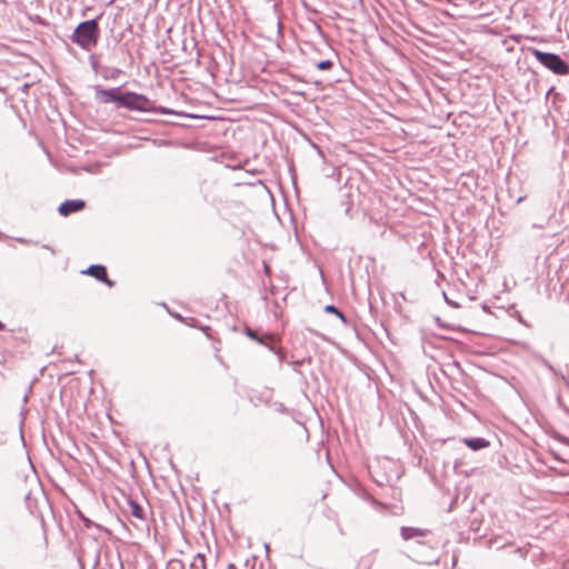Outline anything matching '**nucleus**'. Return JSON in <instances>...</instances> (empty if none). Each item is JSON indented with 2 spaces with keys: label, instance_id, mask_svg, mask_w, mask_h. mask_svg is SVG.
<instances>
[{
  "label": "nucleus",
  "instance_id": "obj_1",
  "mask_svg": "<svg viewBox=\"0 0 569 569\" xmlns=\"http://www.w3.org/2000/svg\"><path fill=\"white\" fill-rule=\"evenodd\" d=\"M100 29L96 19H90L80 22L74 29L71 41L78 44L81 49L90 51L93 49L99 40Z\"/></svg>",
  "mask_w": 569,
  "mask_h": 569
},
{
  "label": "nucleus",
  "instance_id": "obj_2",
  "mask_svg": "<svg viewBox=\"0 0 569 569\" xmlns=\"http://www.w3.org/2000/svg\"><path fill=\"white\" fill-rule=\"evenodd\" d=\"M121 108L134 111H151L161 114H174L176 112L166 107H156L146 96L136 92H122Z\"/></svg>",
  "mask_w": 569,
  "mask_h": 569
},
{
  "label": "nucleus",
  "instance_id": "obj_3",
  "mask_svg": "<svg viewBox=\"0 0 569 569\" xmlns=\"http://www.w3.org/2000/svg\"><path fill=\"white\" fill-rule=\"evenodd\" d=\"M532 56L545 68L558 76L569 74V63L565 61L559 54L552 52H545L538 49H532Z\"/></svg>",
  "mask_w": 569,
  "mask_h": 569
},
{
  "label": "nucleus",
  "instance_id": "obj_4",
  "mask_svg": "<svg viewBox=\"0 0 569 569\" xmlns=\"http://www.w3.org/2000/svg\"><path fill=\"white\" fill-rule=\"evenodd\" d=\"M419 547L427 548V546L420 541L417 542ZM429 550H411L413 559L419 563L436 565L439 562V556L437 551L428 547Z\"/></svg>",
  "mask_w": 569,
  "mask_h": 569
},
{
  "label": "nucleus",
  "instance_id": "obj_5",
  "mask_svg": "<svg viewBox=\"0 0 569 569\" xmlns=\"http://www.w3.org/2000/svg\"><path fill=\"white\" fill-rule=\"evenodd\" d=\"M96 97L101 103L116 102L118 107H120L122 100V91L120 90V88L98 89L96 92Z\"/></svg>",
  "mask_w": 569,
  "mask_h": 569
},
{
  "label": "nucleus",
  "instance_id": "obj_6",
  "mask_svg": "<svg viewBox=\"0 0 569 569\" xmlns=\"http://www.w3.org/2000/svg\"><path fill=\"white\" fill-rule=\"evenodd\" d=\"M83 273L89 274V276L96 278L97 280H99L101 282L107 283L109 287L113 286V281H111L108 278L107 269H106L104 266L92 264L86 271H83Z\"/></svg>",
  "mask_w": 569,
  "mask_h": 569
},
{
  "label": "nucleus",
  "instance_id": "obj_7",
  "mask_svg": "<svg viewBox=\"0 0 569 569\" xmlns=\"http://www.w3.org/2000/svg\"><path fill=\"white\" fill-rule=\"evenodd\" d=\"M86 203L83 200H66L59 206V213L61 216H69L73 212H78L84 208Z\"/></svg>",
  "mask_w": 569,
  "mask_h": 569
},
{
  "label": "nucleus",
  "instance_id": "obj_8",
  "mask_svg": "<svg viewBox=\"0 0 569 569\" xmlns=\"http://www.w3.org/2000/svg\"><path fill=\"white\" fill-rule=\"evenodd\" d=\"M462 442L473 451H478L489 447L490 442L481 437L477 438H463Z\"/></svg>",
  "mask_w": 569,
  "mask_h": 569
},
{
  "label": "nucleus",
  "instance_id": "obj_9",
  "mask_svg": "<svg viewBox=\"0 0 569 569\" xmlns=\"http://www.w3.org/2000/svg\"><path fill=\"white\" fill-rule=\"evenodd\" d=\"M401 537L405 540H410L418 537H425L428 535L429 530L427 529H419V528H412V527H402L401 528Z\"/></svg>",
  "mask_w": 569,
  "mask_h": 569
},
{
  "label": "nucleus",
  "instance_id": "obj_10",
  "mask_svg": "<svg viewBox=\"0 0 569 569\" xmlns=\"http://www.w3.org/2000/svg\"><path fill=\"white\" fill-rule=\"evenodd\" d=\"M129 512L132 517L143 520L144 519V510L143 508L134 500L128 501Z\"/></svg>",
  "mask_w": 569,
  "mask_h": 569
},
{
  "label": "nucleus",
  "instance_id": "obj_11",
  "mask_svg": "<svg viewBox=\"0 0 569 569\" xmlns=\"http://www.w3.org/2000/svg\"><path fill=\"white\" fill-rule=\"evenodd\" d=\"M325 311L328 313L336 315L342 322H345V323L347 322L345 315L339 309H337L333 305L326 306Z\"/></svg>",
  "mask_w": 569,
  "mask_h": 569
},
{
  "label": "nucleus",
  "instance_id": "obj_12",
  "mask_svg": "<svg viewBox=\"0 0 569 569\" xmlns=\"http://www.w3.org/2000/svg\"><path fill=\"white\" fill-rule=\"evenodd\" d=\"M331 60H322L316 64L319 70H329L332 67Z\"/></svg>",
  "mask_w": 569,
  "mask_h": 569
},
{
  "label": "nucleus",
  "instance_id": "obj_13",
  "mask_svg": "<svg viewBox=\"0 0 569 569\" xmlns=\"http://www.w3.org/2000/svg\"><path fill=\"white\" fill-rule=\"evenodd\" d=\"M197 558L200 560L201 565L204 566V556L199 553Z\"/></svg>",
  "mask_w": 569,
  "mask_h": 569
},
{
  "label": "nucleus",
  "instance_id": "obj_14",
  "mask_svg": "<svg viewBox=\"0 0 569 569\" xmlns=\"http://www.w3.org/2000/svg\"><path fill=\"white\" fill-rule=\"evenodd\" d=\"M42 248L50 250L52 254L54 253L53 249L51 247H49L48 244H43Z\"/></svg>",
  "mask_w": 569,
  "mask_h": 569
},
{
  "label": "nucleus",
  "instance_id": "obj_15",
  "mask_svg": "<svg viewBox=\"0 0 569 569\" xmlns=\"http://www.w3.org/2000/svg\"><path fill=\"white\" fill-rule=\"evenodd\" d=\"M562 379H563V381H565V383H566V387H567V388H568V390H569V379H568V378H566V377H562Z\"/></svg>",
  "mask_w": 569,
  "mask_h": 569
},
{
  "label": "nucleus",
  "instance_id": "obj_16",
  "mask_svg": "<svg viewBox=\"0 0 569 569\" xmlns=\"http://www.w3.org/2000/svg\"><path fill=\"white\" fill-rule=\"evenodd\" d=\"M18 241H19L20 243H27V242H28V240H26V239H23V238H19V239H18Z\"/></svg>",
  "mask_w": 569,
  "mask_h": 569
},
{
  "label": "nucleus",
  "instance_id": "obj_17",
  "mask_svg": "<svg viewBox=\"0 0 569 569\" xmlns=\"http://www.w3.org/2000/svg\"><path fill=\"white\" fill-rule=\"evenodd\" d=\"M248 336H249V337H251V338H253V333H252V331H251V330H248Z\"/></svg>",
  "mask_w": 569,
  "mask_h": 569
},
{
  "label": "nucleus",
  "instance_id": "obj_18",
  "mask_svg": "<svg viewBox=\"0 0 569 569\" xmlns=\"http://www.w3.org/2000/svg\"><path fill=\"white\" fill-rule=\"evenodd\" d=\"M4 328V325L0 321V330Z\"/></svg>",
  "mask_w": 569,
  "mask_h": 569
},
{
  "label": "nucleus",
  "instance_id": "obj_19",
  "mask_svg": "<svg viewBox=\"0 0 569 569\" xmlns=\"http://www.w3.org/2000/svg\"><path fill=\"white\" fill-rule=\"evenodd\" d=\"M565 443L569 445V439H566V440H565Z\"/></svg>",
  "mask_w": 569,
  "mask_h": 569
}]
</instances>
